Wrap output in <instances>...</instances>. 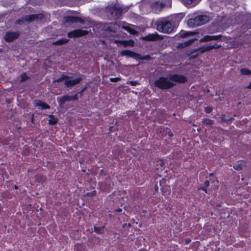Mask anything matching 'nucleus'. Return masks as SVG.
Returning a JSON list of instances; mask_svg holds the SVG:
<instances>
[{"label":"nucleus","mask_w":251,"mask_h":251,"mask_svg":"<svg viewBox=\"0 0 251 251\" xmlns=\"http://www.w3.org/2000/svg\"><path fill=\"white\" fill-rule=\"evenodd\" d=\"M165 132L166 134L168 135L169 136L172 137L173 136V133L171 132V130L170 128H166L165 129Z\"/></svg>","instance_id":"29"},{"label":"nucleus","mask_w":251,"mask_h":251,"mask_svg":"<svg viewBox=\"0 0 251 251\" xmlns=\"http://www.w3.org/2000/svg\"><path fill=\"white\" fill-rule=\"evenodd\" d=\"M187 36H188V34L187 33V32H184V33H182V34H181L180 35V37H182V38H184V37H187Z\"/></svg>","instance_id":"33"},{"label":"nucleus","mask_w":251,"mask_h":251,"mask_svg":"<svg viewBox=\"0 0 251 251\" xmlns=\"http://www.w3.org/2000/svg\"><path fill=\"white\" fill-rule=\"evenodd\" d=\"M19 34L17 32H7L4 36V39L7 42H12L18 38Z\"/></svg>","instance_id":"9"},{"label":"nucleus","mask_w":251,"mask_h":251,"mask_svg":"<svg viewBox=\"0 0 251 251\" xmlns=\"http://www.w3.org/2000/svg\"><path fill=\"white\" fill-rule=\"evenodd\" d=\"M220 46L218 45L217 44H215L212 46H208L205 47H202L198 49V50L200 51L201 53L204 52L206 51L210 50L213 49H218Z\"/></svg>","instance_id":"15"},{"label":"nucleus","mask_w":251,"mask_h":251,"mask_svg":"<svg viewBox=\"0 0 251 251\" xmlns=\"http://www.w3.org/2000/svg\"><path fill=\"white\" fill-rule=\"evenodd\" d=\"M187 33H188V36H189L192 35H193V34H194V33H193V32H191V31H190V32H187Z\"/></svg>","instance_id":"36"},{"label":"nucleus","mask_w":251,"mask_h":251,"mask_svg":"<svg viewBox=\"0 0 251 251\" xmlns=\"http://www.w3.org/2000/svg\"><path fill=\"white\" fill-rule=\"evenodd\" d=\"M129 83L130 84H131L132 86H135L137 84H138V83L136 81H131Z\"/></svg>","instance_id":"32"},{"label":"nucleus","mask_w":251,"mask_h":251,"mask_svg":"<svg viewBox=\"0 0 251 251\" xmlns=\"http://www.w3.org/2000/svg\"><path fill=\"white\" fill-rule=\"evenodd\" d=\"M121 80V77H115V78H110L109 80L111 82H117Z\"/></svg>","instance_id":"30"},{"label":"nucleus","mask_w":251,"mask_h":251,"mask_svg":"<svg viewBox=\"0 0 251 251\" xmlns=\"http://www.w3.org/2000/svg\"><path fill=\"white\" fill-rule=\"evenodd\" d=\"M35 104L36 106L41 107L42 109H49L50 106L47 104L43 102L41 100H37L35 102Z\"/></svg>","instance_id":"19"},{"label":"nucleus","mask_w":251,"mask_h":251,"mask_svg":"<svg viewBox=\"0 0 251 251\" xmlns=\"http://www.w3.org/2000/svg\"><path fill=\"white\" fill-rule=\"evenodd\" d=\"M81 80L82 78L81 77H78L72 80L67 78L64 83L67 87H69L78 83Z\"/></svg>","instance_id":"11"},{"label":"nucleus","mask_w":251,"mask_h":251,"mask_svg":"<svg viewBox=\"0 0 251 251\" xmlns=\"http://www.w3.org/2000/svg\"><path fill=\"white\" fill-rule=\"evenodd\" d=\"M94 231H95V232H96L98 233L101 234V233H103V227H99L95 226L94 227Z\"/></svg>","instance_id":"26"},{"label":"nucleus","mask_w":251,"mask_h":251,"mask_svg":"<svg viewBox=\"0 0 251 251\" xmlns=\"http://www.w3.org/2000/svg\"><path fill=\"white\" fill-rule=\"evenodd\" d=\"M246 166V162L243 160H239L233 165V168L237 171L242 170Z\"/></svg>","instance_id":"13"},{"label":"nucleus","mask_w":251,"mask_h":251,"mask_svg":"<svg viewBox=\"0 0 251 251\" xmlns=\"http://www.w3.org/2000/svg\"><path fill=\"white\" fill-rule=\"evenodd\" d=\"M77 99L78 97L77 94L74 96L65 95L62 97H57V101L60 105H62L66 101L77 100Z\"/></svg>","instance_id":"7"},{"label":"nucleus","mask_w":251,"mask_h":251,"mask_svg":"<svg viewBox=\"0 0 251 251\" xmlns=\"http://www.w3.org/2000/svg\"><path fill=\"white\" fill-rule=\"evenodd\" d=\"M209 20L208 16L200 15L195 17L194 18L189 19L187 21V25L190 27H194L207 23Z\"/></svg>","instance_id":"3"},{"label":"nucleus","mask_w":251,"mask_h":251,"mask_svg":"<svg viewBox=\"0 0 251 251\" xmlns=\"http://www.w3.org/2000/svg\"><path fill=\"white\" fill-rule=\"evenodd\" d=\"M221 35H215V36H210V35H206L204 37L201 38L200 41V42H207L211 40H217L220 39Z\"/></svg>","instance_id":"14"},{"label":"nucleus","mask_w":251,"mask_h":251,"mask_svg":"<svg viewBox=\"0 0 251 251\" xmlns=\"http://www.w3.org/2000/svg\"><path fill=\"white\" fill-rule=\"evenodd\" d=\"M122 209L121 208H118V209H116V211L118 212H122Z\"/></svg>","instance_id":"38"},{"label":"nucleus","mask_w":251,"mask_h":251,"mask_svg":"<svg viewBox=\"0 0 251 251\" xmlns=\"http://www.w3.org/2000/svg\"><path fill=\"white\" fill-rule=\"evenodd\" d=\"M88 31L82 29H75L72 31L69 32L67 34L69 38H75L83 36L88 34Z\"/></svg>","instance_id":"6"},{"label":"nucleus","mask_w":251,"mask_h":251,"mask_svg":"<svg viewBox=\"0 0 251 251\" xmlns=\"http://www.w3.org/2000/svg\"><path fill=\"white\" fill-rule=\"evenodd\" d=\"M115 42L116 43H119L121 45H123L125 47H127V46H131L133 47L134 45V42L133 41L129 40V41H126V40H115Z\"/></svg>","instance_id":"17"},{"label":"nucleus","mask_w":251,"mask_h":251,"mask_svg":"<svg viewBox=\"0 0 251 251\" xmlns=\"http://www.w3.org/2000/svg\"><path fill=\"white\" fill-rule=\"evenodd\" d=\"M222 116H223V115H222ZM226 119H224V118L223 117H222V121H226Z\"/></svg>","instance_id":"41"},{"label":"nucleus","mask_w":251,"mask_h":251,"mask_svg":"<svg viewBox=\"0 0 251 251\" xmlns=\"http://www.w3.org/2000/svg\"><path fill=\"white\" fill-rule=\"evenodd\" d=\"M28 78V77L27 76L25 73H24L21 75V81H24L27 80Z\"/></svg>","instance_id":"28"},{"label":"nucleus","mask_w":251,"mask_h":251,"mask_svg":"<svg viewBox=\"0 0 251 251\" xmlns=\"http://www.w3.org/2000/svg\"><path fill=\"white\" fill-rule=\"evenodd\" d=\"M121 55L122 56H127L128 57H133L134 58H139L140 59H144L145 57H140V55L136 53L133 51L129 50H124L121 51Z\"/></svg>","instance_id":"8"},{"label":"nucleus","mask_w":251,"mask_h":251,"mask_svg":"<svg viewBox=\"0 0 251 251\" xmlns=\"http://www.w3.org/2000/svg\"><path fill=\"white\" fill-rule=\"evenodd\" d=\"M123 28L131 34L135 35L137 33V31H136L135 29L131 28L128 26H123Z\"/></svg>","instance_id":"21"},{"label":"nucleus","mask_w":251,"mask_h":251,"mask_svg":"<svg viewBox=\"0 0 251 251\" xmlns=\"http://www.w3.org/2000/svg\"><path fill=\"white\" fill-rule=\"evenodd\" d=\"M187 81L185 76L180 75H173L169 78L160 77L155 81L154 84L161 89H167L173 87L175 84L173 82L184 83Z\"/></svg>","instance_id":"1"},{"label":"nucleus","mask_w":251,"mask_h":251,"mask_svg":"<svg viewBox=\"0 0 251 251\" xmlns=\"http://www.w3.org/2000/svg\"><path fill=\"white\" fill-rule=\"evenodd\" d=\"M212 110V108L211 107H206L205 108V112L207 113H210Z\"/></svg>","instance_id":"31"},{"label":"nucleus","mask_w":251,"mask_h":251,"mask_svg":"<svg viewBox=\"0 0 251 251\" xmlns=\"http://www.w3.org/2000/svg\"><path fill=\"white\" fill-rule=\"evenodd\" d=\"M50 119L49 120V123L52 125H55L57 122V120L54 118V117L52 115L50 116Z\"/></svg>","instance_id":"22"},{"label":"nucleus","mask_w":251,"mask_h":251,"mask_svg":"<svg viewBox=\"0 0 251 251\" xmlns=\"http://www.w3.org/2000/svg\"><path fill=\"white\" fill-rule=\"evenodd\" d=\"M202 123L206 125H211L213 124V121L206 118L202 120Z\"/></svg>","instance_id":"24"},{"label":"nucleus","mask_w":251,"mask_h":251,"mask_svg":"<svg viewBox=\"0 0 251 251\" xmlns=\"http://www.w3.org/2000/svg\"><path fill=\"white\" fill-rule=\"evenodd\" d=\"M181 1L185 5H190L197 0H181Z\"/></svg>","instance_id":"25"},{"label":"nucleus","mask_w":251,"mask_h":251,"mask_svg":"<svg viewBox=\"0 0 251 251\" xmlns=\"http://www.w3.org/2000/svg\"><path fill=\"white\" fill-rule=\"evenodd\" d=\"M196 40V39H190L183 43H180L178 45L177 48L181 49L188 47L192 44Z\"/></svg>","instance_id":"18"},{"label":"nucleus","mask_w":251,"mask_h":251,"mask_svg":"<svg viewBox=\"0 0 251 251\" xmlns=\"http://www.w3.org/2000/svg\"><path fill=\"white\" fill-rule=\"evenodd\" d=\"M199 189H201V190L204 191L206 193H207L206 190V187L205 186L201 187Z\"/></svg>","instance_id":"35"},{"label":"nucleus","mask_w":251,"mask_h":251,"mask_svg":"<svg viewBox=\"0 0 251 251\" xmlns=\"http://www.w3.org/2000/svg\"><path fill=\"white\" fill-rule=\"evenodd\" d=\"M240 72L241 74L243 75H251V71L247 69H241Z\"/></svg>","instance_id":"23"},{"label":"nucleus","mask_w":251,"mask_h":251,"mask_svg":"<svg viewBox=\"0 0 251 251\" xmlns=\"http://www.w3.org/2000/svg\"><path fill=\"white\" fill-rule=\"evenodd\" d=\"M69 40L67 39H61L55 42L52 43L54 45H61L64 44L68 42Z\"/></svg>","instance_id":"20"},{"label":"nucleus","mask_w":251,"mask_h":251,"mask_svg":"<svg viewBox=\"0 0 251 251\" xmlns=\"http://www.w3.org/2000/svg\"><path fill=\"white\" fill-rule=\"evenodd\" d=\"M158 163H159L160 165L161 166H162L163 165V164H164V163H163V161H161V160L159 161H158Z\"/></svg>","instance_id":"37"},{"label":"nucleus","mask_w":251,"mask_h":251,"mask_svg":"<svg viewBox=\"0 0 251 251\" xmlns=\"http://www.w3.org/2000/svg\"><path fill=\"white\" fill-rule=\"evenodd\" d=\"M209 185V180H207L204 183V186L206 188L208 187Z\"/></svg>","instance_id":"34"},{"label":"nucleus","mask_w":251,"mask_h":251,"mask_svg":"<svg viewBox=\"0 0 251 251\" xmlns=\"http://www.w3.org/2000/svg\"><path fill=\"white\" fill-rule=\"evenodd\" d=\"M66 22L68 23H83L84 20L79 17H74V16H68L66 18Z\"/></svg>","instance_id":"12"},{"label":"nucleus","mask_w":251,"mask_h":251,"mask_svg":"<svg viewBox=\"0 0 251 251\" xmlns=\"http://www.w3.org/2000/svg\"><path fill=\"white\" fill-rule=\"evenodd\" d=\"M248 88L251 89V82L250 83L248 87Z\"/></svg>","instance_id":"39"},{"label":"nucleus","mask_w":251,"mask_h":251,"mask_svg":"<svg viewBox=\"0 0 251 251\" xmlns=\"http://www.w3.org/2000/svg\"><path fill=\"white\" fill-rule=\"evenodd\" d=\"M157 29L158 31L170 33L174 29V25L167 19H164L158 21L156 23Z\"/></svg>","instance_id":"2"},{"label":"nucleus","mask_w":251,"mask_h":251,"mask_svg":"<svg viewBox=\"0 0 251 251\" xmlns=\"http://www.w3.org/2000/svg\"><path fill=\"white\" fill-rule=\"evenodd\" d=\"M163 38L158 34L157 33H153V34H149L147 36H146L144 39L147 41H154L158 40H161Z\"/></svg>","instance_id":"10"},{"label":"nucleus","mask_w":251,"mask_h":251,"mask_svg":"<svg viewBox=\"0 0 251 251\" xmlns=\"http://www.w3.org/2000/svg\"><path fill=\"white\" fill-rule=\"evenodd\" d=\"M107 12L109 13V15H108L109 18L117 19L121 16L123 10L120 7L114 6L108 7L107 9Z\"/></svg>","instance_id":"4"},{"label":"nucleus","mask_w":251,"mask_h":251,"mask_svg":"<svg viewBox=\"0 0 251 251\" xmlns=\"http://www.w3.org/2000/svg\"><path fill=\"white\" fill-rule=\"evenodd\" d=\"M67 78H68V77L67 76L65 75H62L61 76V77H60V78H59L58 79H56L54 81L56 82H61L62 81H63L64 79H65V80H66V79H67Z\"/></svg>","instance_id":"27"},{"label":"nucleus","mask_w":251,"mask_h":251,"mask_svg":"<svg viewBox=\"0 0 251 251\" xmlns=\"http://www.w3.org/2000/svg\"><path fill=\"white\" fill-rule=\"evenodd\" d=\"M43 18V14L30 15L25 16V18H22L17 20L15 22L16 24H21L24 22H30L39 19L41 20Z\"/></svg>","instance_id":"5"},{"label":"nucleus","mask_w":251,"mask_h":251,"mask_svg":"<svg viewBox=\"0 0 251 251\" xmlns=\"http://www.w3.org/2000/svg\"><path fill=\"white\" fill-rule=\"evenodd\" d=\"M163 6L164 5L162 3L156 2L152 4L151 8L155 13H158L161 11Z\"/></svg>","instance_id":"16"},{"label":"nucleus","mask_w":251,"mask_h":251,"mask_svg":"<svg viewBox=\"0 0 251 251\" xmlns=\"http://www.w3.org/2000/svg\"><path fill=\"white\" fill-rule=\"evenodd\" d=\"M190 241L189 240H186V243L188 244Z\"/></svg>","instance_id":"40"}]
</instances>
